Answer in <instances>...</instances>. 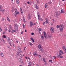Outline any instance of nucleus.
I'll list each match as a JSON object with an SVG mask.
<instances>
[{
  "label": "nucleus",
  "mask_w": 66,
  "mask_h": 66,
  "mask_svg": "<svg viewBox=\"0 0 66 66\" xmlns=\"http://www.w3.org/2000/svg\"><path fill=\"white\" fill-rule=\"evenodd\" d=\"M26 50V47H24V50Z\"/></svg>",
  "instance_id": "obj_61"
},
{
  "label": "nucleus",
  "mask_w": 66,
  "mask_h": 66,
  "mask_svg": "<svg viewBox=\"0 0 66 66\" xmlns=\"http://www.w3.org/2000/svg\"><path fill=\"white\" fill-rule=\"evenodd\" d=\"M35 7L36 9H38V7L36 4L35 5Z\"/></svg>",
  "instance_id": "obj_22"
},
{
  "label": "nucleus",
  "mask_w": 66,
  "mask_h": 66,
  "mask_svg": "<svg viewBox=\"0 0 66 66\" xmlns=\"http://www.w3.org/2000/svg\"><path fill=\"white\" fill-rule=\"evenodd\" d=\"M48 7V5H47V4L46 3L45 4V8L47 9Z\"/></svg>",
  "instance_id": "obj_24"
},
{
  "label": "nucleus",
  "mask_w": 66,
  "mask_h": 66,
  "mask_svg": "<svg viewBox=\"0 0 66 66\" xmlns=\"http://www.w3.org/2000/svg\"><path fill=\"white\" fill-rule=\"evenodd\" d=\"M43 33H44V35H46V32H45V31H44L43 32Z\"/></svg>",
  "instance_id": "obj_48"
},
{
  "label": "nucleus",
  "mask_w": 66,
  "mask_h": 66,
  "mask_svg": "<svg viewBox=\"0 0 66 66\" xmlns=\"http://www.w3.org/2000/svg\"><path fill=\"white\" fill-rule=\"evenodd\" d=\"M18 49L19 51V50H20V48H19L18 47Z\"/></svg>",
  "instance_id": "obj_47"
},
{
  "label": "nucleus",
  "mask_w": 66,
  "mask_h": 66,
  "mask_svg": "<svg viewBox=\"0 0 66 66\" xmlns=\"http://www.w3.org/2000/svg\"><path fill=\"white\" fill-rule=\"evenodd\" d=\"M38 47L40 50H42L43 48H42V46H41L40 45H38Z\"/></svg>",
  "instance_id": "obj_6"
},
{
  "label": "nucleus",
  "mask_w": 66,
  "mask_h": 66,
  "mask_svg": "<svg viewBox=\"0 0 66 66\" xmlns=\"http://www.w3.org/2000/svg\"><path fill=\"white\" fill-rule=\"evenodd\" d=\"M48 3V4H51V2H50L49 3Z\"/></svg>",
  "instance_id": "obj_52"
},
{
  "label": "nucleus",
  "mask_w": 66,
  "mask_h": 66,
  "mask_svg": "<svg viewBox=\"0 0 66 66\" xmlns=\"http://www.w3.org/2000/svg\"><path fill=\"white\" fill-rule=\"evenodd\" d=\"M29 44L30 46H32V45H33V44H32L31 42L29 43Z\"/></svg>",
  "instance_id": "obj_38"
},
{
  "label": "nucleus",
  "mask_w": 66,
  "mask_h": 66,
  "mask_svg": "<svg viewBox=\"0 0 66 66\" xmlns=\"http://www.w3.org/2000/svg\"><path fill=\"white\" fill-rule=\"evenodd\" d=\"M31 35H34V33H32L31 34Z\"/></svg>",
  "instance_id": "obj_50"
},
{
  "label": "nucleus",
  "mask_w": 66,
  "mask_h": 66,
  "mask_svg": "<svg viewBox=\"0 0 66 66\" xmlns=\"http://www.w3.org/2000/svg\"><path fill=\"white\" fill-rule=\"evenodd\" d=\"M48 37H49V38H51V36L48 35Z\"/></svg>",
  "instance_id": "obj_40"
},
{
  "label": "nucleus",
  "mask_w": 66,
  "mask_h": 66,
  "mask_svg": "<svg viewBox=\"0 0 66 66\" xmlns=\"http://www.w3.org/2000/svg\"><path fill=\"white\" fill-rule=\"evenodd\" d=\"M62 49L64 51L65 50H66V48H65V46H63Z\"/></svg>",
  "instance_id": "obj_15"
},
{
  "label": "nucleus",
  "mask_w": 66,
  "mask_h": 66,
  "mask_svg": "<svg viewBox=\"0 0 66 66\" xmlns=\"http://www.w3.org/2000/svg\"><path fill=\"white\" fill-rule=\"evenodd\" d=\"M16 3L18 4H19V0H16Z\"/></svg>",
  "instance_id": "obj_19"
},
{
  "label": "nucleus",
  "mask_w": 66,
  "mask_h": 66,
  "mask_svg": "<svg viewBox=\"0 0 66 66\" xmlns=\"http://www.w3.org/2000/svg\"><path fill=\"white\" fill-rule=\"evenodd\" d=\"M60 13L59 14V13L58 12L56 13L55 14L56 15L57 17V16H60Z\"/></svg>",
  "instance_id": "obj_8"
},
{
  "label": "nucleus",
  "mask_w": 66,
  "mask_h": 66,
  "mask_svg": "<svg viewBox=\"0 0 66 66\" xmlns=\"http://www.w3.org/2000/svg\"><path fill=\"white\" fill-rule=\"evenodd\" d=\"M6 39L7 40L8 42H10V40H11V39H10V38L7 37L6 38Z\"/></svg>",
  "instance_id": "obj_13"
},
{
  "label": "nucleus",
  "mask_w": 66,
  "mask_h": 66,
  "mask_svg": "<svg viewBox=\"0 0 66 66\" xmlns=\"http://www.w3.org/2000/svg\"><path fill=\"white\" fill-rule=\"evenodd\" d=\"M0 39L1 40L2 42H3L4 43H5V40H4V39L2 38H1Z\"/></svg>",
  "instance_id": "obj_12"
},
{
  "label": "nucleus",
  "mask_w": 66,
  "mask_h": 66,
  "mask_svg": "<svg viewBox=\"0 0 66 66\" xmlns=\"http://www.w3.org/2000/svg\"><path fill=\"white\" fill-rule=\"evenodd\" d=\"M64 29V25L63 24L60 25V27L59 28V30L60 32H62Z\"/></svg>",
  "instance_id": "obj_1"
},
{
  "label": "nucleus",
  "mask_w": 66,
  "mask_h": 66,
  "mask_svg": "<svg viewBox=\"0 0 66 66\" xmlns=\"http://www.w3.org/2000/svg\"><path fill=\"white\" fill-rule=\"evenodd\" d=\"M56 28H57V29H58V28H60V25H57L56 26Z\"/></svg>",
  "instance_id": "obj_28"
},
{
  "label": "nucleus",
  "mask_w": 66,
  "mask_h": 66,
  "mask_svg": "<svg viewBox=\"0 0 66 66\" xmlns=\"http://www.w3.org/2000/svg\"><path fill=\"white\" fill-rule=\"evenodd\" d=\"M5 31H4L3 33V34H5Z\"/></svg>",
  "instance_id": "obj_55"
},
{
  "label": "nucleus",
  "mask_w": 66,
  "mask_h": 66,
  "mask_svg": "<svg viewBox=\"0 0 66 66\" xmlns=\"http://www.w3.org/2000/svg\"><path fill=\"white\" fill-rule=\"evenodd\" d=\"M20 54V52H17L16 53V54L18 55V56H19V54Z\"/></svg>",
  "instance_id": "obj_32"
},
{
  "label": "nucleus",
  "mask_w": 66,
  "mask_h": 66,
  "mask_svg": "<svg viewBox=\"0 0 66 66\" xmlns=\"http://www.w3.org/2000/svg\"><path fill=\"white\" fill-rule=\"evenodd\" d=\"M28 19H31V16L30 15V14L28 15Z\"/></svg>",
  "instance_id": "obj_16"
},
{
  "label": "nucleus",
  "mask_w": 66,
  "mask_h": 66,
  "mask_svg": "<svg viewBox=\"0 0 66 66\" xmlns=\"http://www.w3.org/2000/svg\"><path fill=\"white\" fill-rule=\"evenodd\" d=\"M43 25H45V22H43Z\"/></svg>",
  "instance_id": "obj_45"
},
{
  "label": "nucleus",
  "mask_w": 66,
  "mask_h": 66,
  "mask_svg": "<svg viewBox=\"0 0 66 66\" xmlns=\"http://www.w3.org/2000/svg\"><path fill=\"white\" fill-rule=\"evenodd\" d=\"M61 12L62 13H64V11L63 10H61Z\"/></svg>",
  "instance_id": "obj_26"
},
{
  "label": "nucleus",
  "mask_w": 66,
  "mask_h": 66,
  "mask_svg": "<svg viewBox=\"0 0 66 66\" xmlns=\"http://www.w3.org/2000/svg\"><path fill=\"white\" fill-rule=\"evenodd\" d=\"M39 0H37V2L38 3V1Z\"/></svg>",
  "instance_id": "obj_64"
},
{
  "label": "nucleus",
  "mask_w": 66,
  "mask_h": 66,
  "mask_svg": "<svg viewBox=\"0 0 66 66\" xmlns=\"http://www.w3.org/2000/svg\"><path fill=\"white\" fill-rule=\"evenodd\" d=\"M19 51H20V52H21V53H22V51H21V50H19Z\"/></svg>",
  "instance_id": "obj_51"
},
{
  "label": "nucleus",
  "mask_w": 66,
  "mask_h": 66,
  "mask_svg": "<svg viewBox=\"0 0 66 66\" xmlns=\"http://www.w3.org/2000/svg\"><path fill=\"white\" fill-rule=\"evenodd\" d=\"M0 54L1 55V57H3V53H1Z\"/></svg>",
  "instance_id": "obj_20"
},
{
  "label": "nucleus",
  "mask_w": 66,
  "mask_h": 66,
  "mask_svg": "<svg viewBox=\"0 0 66 66\" xmlns=\"http://www.w3.org/2000/svg\"><path fill=\"white\" fill-rule=\"evenodd\" d=\"M20 11L22 14H23V12H22V9L21 8H20Z\"/></svg>",
  "instance_id": "obj_9"
},
{
  "label": "nucleus",
  "mask_w": 66,
  "mask_h": 66,
  "mask_svg": "<svg viewBox=\"0 0 66 66\" xmlns=\"http://www.w3.org/2000/svg\"><path fill=\"white\" fill-rule=\"evenodd\" d=\"M20 63H21V64H23V62L22 61H21H21H20Z\"/></svg>",
  "instance_id": "obj_44"
},
{
  "label": "nucleus",
  "mask_w": 66,
  "mask_h": 66,
  "mask_svg": "<svg viewBox=\"0 0 66 66\" xmlns=\"http://www.w3.org/2000/svg\"><path fill=\"white\" fill-rule=\"evenodd\" d=\"M59 57H60V58H63V57L62 56H60Z\"/></svg>",
  "instance_id": "obj_49"
},
{
  "label": "nucleus",
  "mask_w": 66,
  "mask_h": 66,
  "mask_svg": "<svg viewBox=\"0 0 66 66\" xmlns=\"http://www.w3.org/2000/svg\"><path fill=\"white\" fill-rule=\"evenodd\" d=\"M44 36L45 38H47V37H48V34H47L46 35H44Z\"/></svg>",
  "instance_id": "obj_11"
},
{
  "label": "nucleus",
  "mask_w": 66,
  "mask_h": 66,
  "mask_svg": "<svg viewBox=\"0 0 66 66\" xmlns=\"http://www.w3.org/2000/svg\"><path fill=\"white\" fill-rule=\"evenodd\" d=\"M56 58V57L55 56H53V60H54V59H55Z\"/></svg>",
  "instance_id": "obj_30"
},
{
  "label": "nucleus",
  "mask_w": 66,
  "mask_h": 66,
  "mask_svg": "<svg viewBox=\"0 0 66 66\" xmlns=\"http://www.w3.org/2000/svg\"><path fill=\"white\" fill-rule=\"evenodd\" d=\"M59 52L60 53H62V54H64V53H63V51L62 50H60Z\"/></svg>",
  "instance_id": "obj_27"
},
{
  "label": "nucleus",
  "mask_w": 66,
  "mask_h": 66,
  "mask_svg": "<svg viewBox=\"0 0 66 66\" xmlns=\"http://www.w3.org/2000/svg\"><path fill=\"white\" fill-rule=\"evenodd\" d=\"M46 20L45 21V22L47 24L48 23V20L47 18H46L45 19Z\"/></svg>",
  "instance_id": "obj_17"
},
{
  "label": "nucleus",
  "mask_w": 66,
  "mask_h": 66,
  "mask_svg": "<svg viewBox=\"0 0 66 66\" xmlns=\"http://www.w3.org/2000/svg\"><path fill=\"white\" fill-rule=\"evenodd\" d=\"M28 64H30V63H31V62L30 61H29L28 62Z\"/></svg>",
  "instance_id": "obj_46"
},
{
  "label": "nucleus",
  "mask_w": 66,
  "mask_h": 66,
  "mask_svg": "<svg viewBox=\"0 0 66 66\" xmlns=\"http://www.w3.org/2000/svg\"><path fill=\"white\" fill-rule=\"evenodd\" d=\"M52 21L53 22H54V20L52 19Z\"/></svg>",
  "instance_id": "obj_53"
},
{
  "label": "nucleus",
  "mask_w": 66,
  "mask_h": 66,
  "mask_svg": "<svg viewBox=\"0 0 66 66\" xmlns=\"http://www.w3.org/2000/svg\"><path fill=\"white\" fill-rule=\"evenodd\" d=\"M18 26H17L16 27H14L15 30H18Z\"/></svg>",
  "instance_id": "obj_29"
},
{
  "label": "nucleus",
  "mask_w": 66,
  "mask_h": 66,
  "mask_svg": "<svg viewBox=\"0 0 66 66\" xmlns=\"http://www.w3.org/2000/svg\"><path fill=\"white\" fill-rule=\"evenodd\" d=\"M42 29L40 28L39 29V32L40 33H42Z\"/></svg>",
  "instance_id": "obj_18"
},
{
  "label": "nucleus",
  "mask_w": 66,
  "mask_h": 66,
  "mask_svg": "<svg viewBox=\"0 0 66 66\" xmlns=\"http://www.w3.org/2000/svg\"><path fill=\"white\" fill-rule=\"evenodd\" d=\"M35 24V23H33V22L31 21H30V27H32V26H34Z\"/></svg>",
  "instance_id": "obj_5"
},
{
  "label": "nucleus",
  "mask_w": 66,
  "mask_h": 66,
  "mask_svg": "<svg viewBox=\"0 0 66 66\" xmlns=\"http://www.w3.org/2000/svg\"><path fill=\"white\" fill-rule=\"evenodd\" d=\"M7 20H8V21H9L10 22H11V21H10V19H9V18H8V17L7 18Z\"/></svg>",
  "instance_id": "obj_23"
},
{
  "label": "nucleus",
  "mask_w": 66,
  "mask_h": 66,
  "mask_svg": "<svg viewBox=\"0 0 66 66\" xmlns=\"http://www.w3.org/2000/svg\"><path fill=\"white\" fill-rule=\"evenodd\" d=\"M43 60L44 62H46V60H45V58H44V57L43 58Z\"/></svg>",
  "instance_id": "obj_34"
},
{
  "label": "nucleus",
  "mask_w": 66,
  "mask_h": 66,
  "mask_svg": "<svg viewBox=\"0 0 66 66\" xmlns=\"http://www.w3.org/2000/svg\"><path fill=\"white\" fill-rule=\"evenodd\" d=\"M12 12H15V10L14 9H13L12 10Z\"/></svg>",
  "instance_id": "obj_42"
},
{
  "label": "nucleus",
  "mask_w": 66,
  "mask_h": 66,
  "mask_svg": "<svg viewBox=\"0 0 66 66\" xmlns=\"http://www.w3.org/2000/svg\"><path fill=\"white\" fill-rule=\"evenodd\" d=\"M20 57L21 58H22V54H21L20 53Z\"/></svg>",
  "instance_id": "obj_36"
},
{
  "label": "nucleus",
  "mask_w": 66,
  "mask_h": 66,
  "mask_svg": "<svg viewBox=\"0 0 66 66\" xmlns=\"http://www.w3.org/2000/svg\"><path fill=\"white\" fill-rule=\"evenodd\" d=\"M0 31H1H1H2V29H0Z\"/></svg>",
  "instance_id": "obj_57"
},
{
  "label": "nucleus",
  "mask_w": 66,
  "mask_h": 66,
  "mask_svg": "<svg viewBox=\"0 0 66 66\" xmlns=\"http://www.w3.org/2000/svg\"><path fill=\"white\" fill-rule=\"evenodd\" d=\"M49 62L50 63H52V60H49Z\"/></svg>",
  "instance_id": "obj_39"
},
{
  "label": "nucleus",
  "mask_w": 66,
  "mask_h": 66,
  "mask_svg": "<svg viewBox=\"0 0 66 66\" xmlns=\"http://www.w3.org/2000/svg\"><path fill=\"white\" fill-rule=\"evenodd\" d=\"M14 27L15 28V27H18V25H17V24H15L14 25Z\"/></svg>",
  "instance_id": "obj_31"
},
{
  "label": "nucleus",
  "mask_w": 66,
  "mask_h": 66,
  "mask_svg": "<svg viewBox=\"0 0 66 66\" xmlns=\"http://www.w3.org/2000/svg\"><path fill=\"white\" fill-rule=\"evenodd\" d=\"M37 15L38 17V19H39V20H40V21H43V19L41 17H40V15H39V14L38 12L37 13Z\"/></svg>",
  "instance_id": "obj_2"
},
{
  "label": "nucleus",
  "mask_w": 66,
  "mask_h": 66,
  "mask_svg": "<svg viewBox=\"0 0 66 66\" xmlns=\"http://www.w3.org/2000/svg\"><path fill=\"white\" fill-rule=\"evenodd\" d=\"M50 31L52 33L54 32V28L53 27H50Z\"/></svg>",
  "instance_id": "obj_3"
},
{
  "label": "nucleus",
  "mask_w": 66,
  "mask_h": 66,
  "mask_svg": "<svg viewBox=\"0 0 66 66\" xmlns=\"http://www.w3.org/2000/svg\"><path fill=\"white\" fill-rule=\"evenodd\" d=\"M19 14V12L18 11H16L15 12V15L16 16L17 15Z\"/></svg>",
  "instance_id": "obj_7"
},
{
  "label": "nucleus",
  "mask_w": 66,
  "mask_h": 66,
  "mask_svg": "<svg viewBox=\"0 0 66 66\" xmlns=\"http://www.w3.org/2000/svg\"><path fill=\"white\" fill-rule=\"evenodd\" d=\"M9 32H11L12 31V27L11 26H10L9 27Z\"/></svg>",
  "instance_id": "obj_4"
},
{
  "label": "nucleus",
  "mask_w": 66,
  "mask_h": 66,
  "mask_svg": "<svg viewBox=\"0 0 66 66\" xmlns=\"http://www.w3.org/2000/svg\"><path fill=\"white\" fill-rule=\"evenodd\" d=\"M62 55V54L61 53H59V55H57V56L58 57H59L60 56V55Z\"/></svg>",
  "instance_id": "obj_10"
},
{
  "label": "nucleus",
  "mask_w": 66,
  "mask_h": 66,
  "mask_svg": "<svg viewBox=\"0 0 66 66\" xmlns=\"http://www.w3.org/2000/svg\"><path fill=\"white\" fill-rule=\"evenodd\" d=\"M30 39L31 40H32V43H34V39L33 38H31Z\"/></svg>",
  "instance_id": "obj_21"
},
{
  "label": "nucleus",
  "mask_w": 66,
  "mask_h": 66,
  "mask_svg": "<svg viewBox=\"0 0 66 66\" xmlns=\"http://www.w3.org/2000/svg\"><path fill=\"white\" fill-rule=\"evenodd\" d=\"M9 44H11V42H9Z\"/></svg>",
  "instance_id": "obj_59"
},
{
  "label": "nucleus",
  "mask_w": 66,
  "mask_h": 66,
  "mask_svg": "<svg viewBox=\"0 0 66 66\" xmlns=\"http://www.w3.org/2000/svg\"><path fill=\"white\" fill-rule=\"evenodd\" d=\"M27 3H28V4H30V2H27Z\"/></svg>",
  "instance_id": "obj_58"
},
{
  "label": "nucleus",
  "mask_w": 66,
  "mask_h": 66,
  "mask_svg": "<svg viewBox=\"0 0 66 66\" xmlns=\"http://www.w3.org/2000/svg\"><path fill=\"white\" fill-rule=\"evenodd\" d=\"M23 21L24 23H26V20H25V19H24V18H23Z\"/></svg>",
  "instance_id": "obj_33"
},
{
  "label": "nucleus",
  "mask_w": 66,
  "mask_h": 66,
  "mask_svg": "<svg viewBox=\"0 0 66 66\" xmlns=\"http://www.w3.org/2000/svg\"><path fill=\"white\" fill-rule=\"evenodd\" d=\"M3 11H4V12L5 11V9H3Z\"/></svg>",
  "instance_id": "obj_60"
},
{
  "label": "nucleus",
  "mask_w": 66,
  "mask_h": 66,
  "mask_svg": "<svg viewBox=\"0 0 66 66\" xmlns=\"http://www.w3.org/2000/svg\"><path fill=\"white\" fill-rule=\"evenodd\" d=\"M0 11H1L2 12V13L4 12V11H3V10H2V9H1V8H0Z\"/></svg>",
  "instance_id": "obj_35"
},
{
  "label": "nucleus",
  "mask_w": 66,
  "mask_h": 66,
  "mask_svg": "<svg viewBox=\"0 0 66 66\" xmlns=\"http://www.w3.org/2000/svg\"><path fill=\"white\" fill-rule=\"evenodd\" d=\"M12 31H13V32H16V30H12Z\"/></svg>",
  "instance_id": "obj_41"
},
{
  "label": "nucleus",
  "mask_w": 66,
  "mask_h": 66,
  "mask_svg": "<svg viewBox=\"0 0 66 66\" xmlns=\"http://www.w3.org/2000/svg\"><path fill=\"white\" fill-rule=\"evenodd\" d=\"M22 26L23 28H24V27L25 26V25H24V24H23Z\"/></svg>",
  "instance_id": "obj_43"
},
{
  "label": "nucleus",
  "mask_w": 66,
  "mask_h": 66,
  "mask_svg": "<svg viewBox=\"0 0 66 66\" xmlns=\"http://www.w3.org/2000/svg\"><path fill=\"white\" fill-rule=\"evenodd\" d=\"M16 43H18V41H16Z\"/></svg>",
  "instance_id": "obj_62"
},
{
  "label": "nucleus",
  "mask_w": 66,
  "mask_h": 66,
  "mask_svg": "<svg viewBox=\"0 0 66 66\" xmlns=\"http://www.w3.org/2000/svg\"><path fill=\"white\" fill-rule=\"evenodd\" d=\"M23 33V31L21 32V34H22Z\"/></svg>",
  "instance_id": "obj_54"
},
{
  "label": "nucleus",
  "mask_w": 66,
  "mask_h": 66,
  "mask_svg": "<svg viewBox=\"0 0 66 66\" xmlns=\"http://www.w3.org/2000/svg\"><path fill=\"white\" fill-rule=\"evenodd\" d=\"M33 54L34 56H35V55L36 56L37 55V53L35 52H34Z\"/></svg>",
  "instance_id": "obj_14"
},
{
  "label": "nucleus",
  "mask_w": 66,
  "mask_h": 66,
  "mask_svg": "<svg viewBox=\"0 0 66 66\" xmlns=\"http://www.w3.org/2000/svg\"><path fill=\"white\" fill-rule=\"evenodd\" d=\"M41 38L42 40H43V39H44V37L43 36H42L41 37Z\"/></svg>",
  "instance_id": "obj_25"
},
{
  "label": "nucleus",
  "mask_w": 66,
  "mask_h": 66,
  "mask_svg": "<svg viewBox=\"0 0 66 66\" xmlns=\"http://www.w3.org/2000/svg\"><path fill=\"white\" fill-rule=\"evenodd\" d=\"M3 38H6V36L5 35H3Z\"/></svg>",
  "instance_id": "obj_37"
},
{
  "label": "nucleus",
  "mask_w": 66,
  "mask_h": 66,
  "mask_svg": "<svg viewBox=\"0 0 66 66\" xmlns=\"http://www.w3.org/2000/svg\"><path fill=\"white\" fill-rule=\"evenodd\" d=\"M38 56H39V57H40V56L39 55H38Z\"/></svg>",
  "instance_id": "obj_63"
},
{
  "label": "nucleus",
  "mask_w": 66,
  "mask_h": 66,
  "mask_svg": "<svg viewBox=\"0 0 66 66\" xmlns=\"http://www.w3.org/2000/svg\"><path fill=\"white\" fill-rule=\"evenodd\" d=\"M14 11H17V9H14Z\"/></svg>",
  "instance_id": "obj_56"
}]
</instances>
